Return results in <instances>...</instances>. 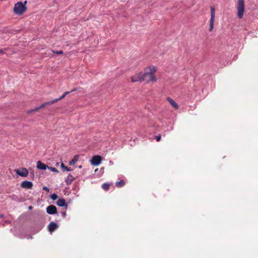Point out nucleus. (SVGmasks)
Masks as SVG:
<instances>
[{
  "mask_svg": "<svg viewBox=\"0 0 258 258\" xmlns=\"http://www.w3.org/2000/svg\"><path fill=\"white\" fill-rule=\"evenodd\" d=\"M157 70L156 67L153 65H149L145 67L143 72L145 81L148 83L157 82V78L155 74Z\"/></svg>",
  "mask_w": 258,
  "mask_h": 258,
  "instance_id": "nucleus-1",
  "label": "nucleus"
},
{
  "mask_svg": "<svg viewBox=\"0 0 258 258\" xmlns=\"http://www.w3.org/2000/svg\"><path fill=\"white\" fill-rule=\"evenodd\" d=\"M27 2L25 1L24 3L21 2L17 3L14 7V13L17 15H22L26 11V4Z\"/></svg>",
  "mask_w": 258,
  "mask_h": 258,
  "instance_id": "nucleus-2",
  "label": "nucleus"
},
{
  "mask_svg": "<svg viewBox=\"0 0 258 258\" xmlns=\"http://www.w3.org/2000/svg\"><path fill=\"white\" fill-rule=\"evenodd\" d=\"M236 9L238 18L239 19H242L243 17L245 10L244 0H237Z\"/></svg>",
  "mask_w": 258,
  "mask_h": 258,
  "instance_id": "nucleus-3",
  "label": "nucleus"
},
{
  "mask_svg": "<svg viewBox=\"0 0 258 258\" xmlns=\"http://www.w3.org/2000/svg\"><path fill=\"white\" fill-rule=\"evenodd\" d=\"M211 18L210 20V27L209 31L211 32L214 28L215 17V9L214 7H211L210 8Z\"/></svg>",
  "mask_w": 258,
  "mask_h": 258,
  "instance_id": "nucleus-4",
  "label": "nucleus"
},
{
  "mask_svg": "<svg viewBox=\"0 0 258 258\" xmlns=\"http://www.w3.org/2000/svg\"><path fill=\"white\" fill-rule=\"evenodd\" d=\"M131 80L132 82H142L145 81L143 72H140L135 74L131 77Z\"/></svg>",
  "mask_w": 258,
  "mask_h": 258,
  "instance_id": "nucleus-5",
  "label": "nucleus"
},
{
  "mask_svg": "<svg viewBox=\"0 0 258 258\" xmlns=\"http://www.w3.org/2000/svg\"><path fill=\"white\" fill-rule=\"evenodd\" d=\"M69 93H70V92H69V91H67V92H64L63 93V94L61 96H60L59 98H58L57 99H55L53 100L52 101L47 102L46 103L41 105L40 106V107L39 108H37L36 110H38L40 108H41V107H43L45 106V105H51L52 104H53V103H55V102H57V101L62 99L63 98H64L65 97V96H66L67 95L69 94Z\"/></svg>",
  "mask_w": 258,
  "mask_h": 258,
  "instance_id": "nucleus-6",
  "label": "nucleus"
},
{
  "mask_svg": "<svg viewBox=\"0 0 258 258\" xmlns=\"http://www.w3.org/2000/svg\"><path fill=\"white\" fill-rule=\"evenodd\" d=\"M101 157L98 155H96L92 157L90 161V163L92 165L98 166L101 163Z\"/></svg>",
  "mask_w": 258,
  "mask_h": 258,
  "instance_id": "nucleus-7",
  "label": "nucleus"
},
{
  "mask_svg": "<svg viewBox=\"0 0 258 258\" xmlns=\"http://www.w3.org/2000/svg\"><path fill=\"white\" fill-rule=\"evenodd\" d=\"M15 171L18 175L22 177H26L29 173L28 170L24 168L16 169L15 170Z\"/></svg>",
  "mask_w": 258,
  "mask_h": 258,
  "instance_id": "nucleus-8",
  "label": "nucleus"
},
{
  "mask_svg": "<svg viewBox=\"0 0 258 258\" xmlns=\"http://www.w3.org/2000/svg\"><path fill=\"white\" fill-rule=\"evenodd\" d=\"M46 212L49 214H54L57 212V209L55 206L50 205L46 208Z\"/></svg>",
  "mask_w": 258,
  "mask_h": 258,
  "instance_id": "nucleus-9",
  "label": "nucleus"
},
{
  "mask_svg": "<svg viewBox=\"0 0 258 258\" xmlns=\"http://www.w3.org/2000/svg\"><path fill=\"white\" fill-rule=\"evenodd\" d=\"M33 186V183L31 181H24L21 183V187L26 189H31Z\"/></svg>",
  "mask_w": 258,
  "mask_h": 258,
  "instance_id": "nucleus-10",
  "label": "nucleus"
},
{
  "mask_svg": "<svg viewBox=\"0 0 258 258\" xmlns=\"http://www.w3.org/2000/svg\"><path fill=\"white\" fill-rule=\"evenodd\" d=\"M58 225L57 224L53 222H51L48 225V229L50 232H52L57 229Z\"/></svg>",
  "mask_w": 258,
  "mask_h": 258,
  "instance_id": "nucleus-11",
  "label": "nucleus"
},
{
  "mask_svg": "<svg viewBox=\"0 0 258 258\" xmlns=\"http://www.w3.org/2000/svg\"><path fill=\"white\" fill-rule=\"evenodd\" d=\"M48 167V166L42 163L41 161H39L37 163V168L41 170H46Z\"/></svg>",
  "mask_w": 258,
  "mask_h": 258,
  "instance_id": "nucleus-12",
  "label": "nucleus"
},
{
  "mask_svg": "<svg viewBox=\"0 0 258 258\" xmlns=\"http://www.w3.org/2000/svg\"><path fill=\"white\" fill-rule=\"evenodd\" d=\"M167 100L169 102V103L173 108H174L175 109L178 108V104L172 99H171L170 97H168L167 98Z\"/></svg>",
  "mask_w": 258,
  "mask_h": 258,
  "instance_id": "nucleus-13",
  "label": "nucleus"
},
{
  "mask_svg": "<svg viewBox=\"0 0 258 258\" xmlns=\"http://www.w3.org/2000/svg\"><path fill=\"white\" fill-rule=\"evenodd\" d=\"M58 206L59 207H67L66 201L63 199H59L56 203Z\"/></svg>",
  "mask_w": 258,
  "mask_h": 258,
  "instance_id": "nucleus-14",
  "label": "nucleus"
},
{
  "mask_svg": "<svg viewBox=\"0 0 258 258\" xmlns=\"http://www.w3.org/2000/svg\"><path fill=\"white\" fill-rule=\"evenodd\" d=\"M79 160V156L76 155L75 156L73 159L69 162V165H73L76 163H77Z\"/></svg>",
  "mask_w": 258,
  "mask_h": 258,
  "instance_id": "nucleus-15",
  "label": "nucleus"
},
{
  "mask_svg": "<svg viewBox=\"0 0 258 258\" xmlns=\"http://www.w3.org/2000/svg\"><path fill=\"white\" fill-rule=\"evenodd\" d=\"M73 180V178L71 174H69V175L67 177V179L66 180V182L68 184H69L72 182V181Z\"/></svg>",
  "mask_w": 258,
  "mask_h": 258,
  "instance_id": "nucleus-16",
  "label": "nucleus"
},
{
  "mask_svg": "<svg viewBox=\"0 0 258 258\" xmlns=\"http://www.w3.org/2000/svg\"><path fill=\"white\" fill-rule=\"evenodd\" d=\"M124 181L123 180H120L119 181L116 182V185L117 187H121L124 185Z\"/></svg>",
  "mask_w": 258,
  "mask_h": 258,
  "instance_id": "nucleus-17",
  "label": "nucleus"
},
{
  "mask_svg": "<svg viewBox=\"0 0 258 258\" xmlns=\"http://www.w3.org/2000/svg\"><path fill=\"white\" fill-rule=\"evenodd\" d=\"M61 167L63 170H66L67 171H71V170L70 168L65 166V165H64V164L63 163H62L61 164Z\"/></svg>",
  "mask_w": 258,
  "mask_h": 258,
  "instance_id": "nucleus-18",
  "label": "nucleus"
},
{
  "mask_svg": "<svg viewBox=\"0 0 258 258\" xmlns=\"http://www.w3.org/2000/svg\"><path fill=\"white\" fill-rule=\"evenodd\" d=\"M102 187L103 189H104L105 190H107L109 189V184H107V183H104L102 185Z\"/></svg>",
  "mask_w": 258,
  "mask_h": 258,
  "instance_id": "nucleus-19",
  "label": "nucleus"
},
{
  "mask_svg": "<svg viewBox=\"0 0 258 258\" xmlns=\"http://www.w3.org/2000/svg\"><path fill=\"white\" fill-rule=\"evenodd\" d=\"M47 168L52 172H58V170L55 168L48 166Z\"/></svg>",
  "mask_w": 258,
  "mask_h": 258,
  "instance_id": "nucleus-20",
  "label": "nucleus"
},
{
  "mask_svg": "<svg viewBox=\"0 0 258 258\" xmlns=\"http://www.w3.org/2000/svg\"><path fill=\"white\" fill-rule=\"evenodd\" d=\"M58 198V196L56 194H53L51 196V199L52 200H56Z\"/></svg>",
  "mask_w": 258,
  "mask_h": 258,
  "instance_id": "nucleus-21",
  "label": "nucleus"
},
{
  "mask_svg": "<svg viewBox=\"0 0 258 258\" xmlns=\"http://www.w3.org/2000/svg\"><path fill=\"white\" fill-rule=\"evenodd\" d=\"M53 52L56 53L57 54H62L63 53V51L62 50L53 51Z\"/></svg>",
  "mask_w": 258,
  "mask_h": 258,
  "instance_id": "nucleus-22",
  "label": "nucleus"
},
{
  "mask_svg": "<svg viewBox=\"0 0 258 258\" xmlns=\"http://www.w3.org/2000/svg\"><path fill=\"white\" fill-rule=\"evenodd\" d=\"M156 141L159 142L161 140V136H156Z\"/></svg>",
  "mask_w": 258,
  "mask_h": 258,
  "instance_id": "nucleus-23",
  "label": "nucleus"
},
{
  "mask_svg": "<svg viewBox=\"0 0 258 258\" xmlns=\"http://www.w3.org/2000/svg\"><path fill=\"white\" fill-rule=\"evenodd\" d=\"M43 189L47 191V192H49V189L46 186H44L43 187Z\"/></svg>",
  "mask_w": 258,
  "mask_h": 258,
  "instance_id": "nucleus-24",
  "label": "nucleus"
},
{
  "mask_svg": "<svg viewBox=\"0 0 258 258\" xmlns=\"http://www.w3.org/2000/svg\"><path fill=\"white\" fill-rule=\"evenodd\" d=\"M62 216L65 217L66 216V212H62Z\"/></svg>",
  "mask_w": 258,
  "mask_h": 258,
  "instance_id": "nucleus-25",
  "label": "nucleus"
},
{
  "mask_svg": "<svg viewBox=\"0 0 258 258\" xmlns=\"http://www.w3.org/2000/svg\"><path fill=\"white\" fill-rule=\"evenodd\" d=\"M28 209H29V210H31V209H32V207L31 206H29V207H28Z\"/></svg>",
  "mask_w": 258,
  "mask_h": 258,
  "instance_id": "nucleus-26",
  "label": "nucleus"
},
{
  "mask_svg": "<svg viewBox=\"0 0 258 258\" xmlns=\"http://www.w3.org/2000/svg\"><path fill=\"white\" fill-rule=\"evenodd\" d=\"M76 89H74L72 90L71 91H70V93H71V92H74V91H76Z\"/></svg>",
  "mask_w": 258,
  "mask_h": 258,
  "instance_id": "nucleus-27",
  "label": "nucleus"
},
{
  "mask_svg": "<svg viewBox=\"0 0 258 258\" xmlns=\"http://www.w3.org/2000/svg\"><path fill=\"white\" fill-rule=\"evenodd\" d=\"M3 52V50L2 49H0V53H2Z\"/></svg>",
  "mask_w": 258,
  "mask_h": 258,
  "instance_id": "nucleus-28",
  "label": "nucleus"
}]
</instances>
